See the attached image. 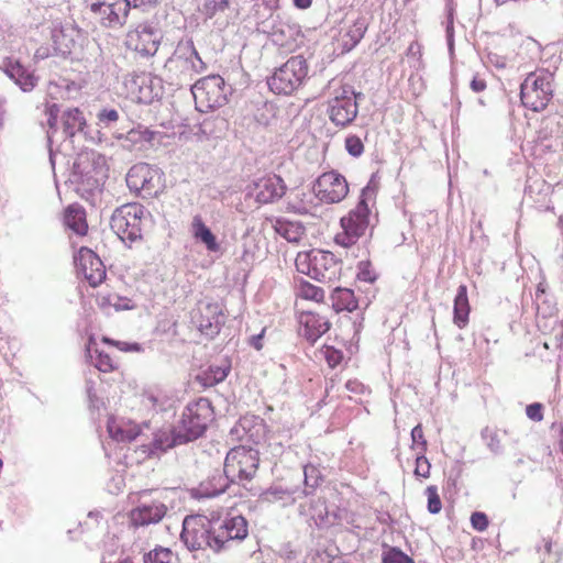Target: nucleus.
Returning <instances> with one entry per match:
<instances>
[{
  "instance_id": "nucleus-63",
  "label": "nucleus",
  "mask_w": 563,
  "mask_h": 563,
  "mask_svg": "<svg viewBox=\"0 0 563 563\" xmlns=\"http://www.w3.org/2000/svg\"><path fill=\"white\" fill-rule=\"evenodd\" d=\"M556 347L563 351V321L560 323L554 334Z\"/></svg>"
},
{
  "instance_id": "nucleus-40",
  "label": "nucleus",
  "mask_w": 563,
  "mask_h": 563,
  "mask_svg": "<svg viewBox=\"0 0 563 563\" xmlns=\"http://www.w3.org/2000/svg\"><path fill=\"white\" fill-rule=\"evenodd\" d=\"M231 0H205L201 13L206 19H212L230 8Z\"/></svg>"
},
{
  "instance_id": "nucleus-28",
  "label": "nucleus",
  "mask_w": 563,
  "mask_h": 563,
  "mask_svg": "<svg viewBox=\"0 0 563 563\" xmlns=\"http://www.w3.org/2000/svg\"><path fill=\"white\" fill-rule=\"evenodd\" d=\"M63 134L73 139L77 133L84 132L87 125L84 113L78 108L67 109L63 112Z\"/></svg>"
},
{
  "instance_id": "nucleus-7",
  "label": "nucleus",
  "mask_w": 563,
  "mask_h": 563,
  "mask_svg": "<svg viewBox=\"0 0 563 563\" xmlns=\"http://www.w3.org/2000/svg\"><path fill=\"white\" fill-rule=\"evenodd\" d=\"M553 77L545 69L528 74L520 85L522 104L534 112L543 111L553 98Z\"/></svg>"
},
{
  "instance_id": "nucleus-53",
  "label": "nucleus",
  "mask_w": 563,
  "mask_h": 563,
  "mask_svg": "<svg viewBox=\"0 0 563 563\" xmlns=\"http://www.w3.org/2000/svg\"><path fill=\"white\" fill-rule=\"evenodd\" d=\"M95 352L97 354L95 366L100 372H103V373L112 372L114 369V365H113L111 357L107 353L101 352L97 349L95 350Z\"/></svg>"
},
{
  "instance_id": "nucleus-16",
  "label": "nucleus",
  "mask_w": 563,
  "mask_h": 563,
  "mask_svg": "<svg viewBox=\"0 0 563 563\" xmlns=\"http://www.w3.org/2000/svg\"><path fill=\"white\" fill-rule=\"evenodd\" d=\"M162 35L158 29L151 24H139L125 37V45L142 57L154 56L158 49Z\"/></svg>"
},
{
  "instance_id": "nucleus-27",
  "label": "nucleus",
  "mask_w": 563,
  "mask_h": 563,
  "mask_svg": "<svg viewBox=\"0 0 563 563\" xmlns=\"http://www.w3.org/2000/svg\"><path fill=\"white\" fill-rule=\"evenodd\" d=\"M191 231L194 238L202 243L206 249L211 253L220 251V244L212 233V231L206 225L200 216H195L191 224Z\"/></svg>"
},
{
  "instance_id": "nucleus-54",
  "label": "nucleus",
  "mask_w": 563,
  "mask_h": 563,
  "mask_svg": "<svg viewBox=\"0 0 563 563\" xmlns=\"http://www.w3.org/2000/svg\"><path fill=\"white\" fill-rule=\"evenodd\" d=\"M430 468H431V465H430L428 459L424 456V453H422V454L417 453L415 475L418 477L428 478L430 475Z\"/></svg>"
},
{
  "instance_id": "nucleus-61",
  "label": "nucleus",
  "mask_w": 563,
  "mask_h": 563,
  "mask_svg": "<svg viewBox=\"0 0 563 563\" xmlns=\"http://www.w3.org/2000/svg\"><path fill=\"white\" fill-rule=\"evenodd\" d=\"M305 295L307 298H311L313 300H320L323 298L322 289L314 287L312 285H309L307 287V289L305 290Z\"/></svg>"
},
{
  "instance_id": "nucleus-13",
  "label": "nucleus",
  "mask_w": 563,
  "mask_h": 563,
  "mask_svg": "<svg viewBox=\"0 0 563 563\" xmlns=\"http://www.w3.org/2000/svg\"><path fill=\"white\" fill-rule=\"evenodd\" d=\"M231 87L225 84L220 75H211L200 78L191 85V92L196 101L206 102V107L216 109L228 102Z\"/></svg>"
},
{
  "instance_id": "nucleus-44",
  "label": "nucleus",
  "mask_w": 563,
  "mask_h": 563,
  "mask_svg": "<svg viewBox=\"0 0 563 563\" xmlns=\"http://www.w3.org/2000/svg\"><path fill=\"white\" fill-rule=\"evenodd\" d=\"M481 437L485 441L486 446L493 454H495V455L501 454V452H503L501 441L495 430L490 429L489 427H485L481 431Z\"/></svg>"
},
{
  "instance_id": "nucleus-41",
  "label": "nucleus",
  "mask_w": 563,
  "mask_h": 563,
  "mask_svg": "<svg viewBox=\"0 0 563 563\" xmlns=\"http://www.w3.org/2000/svg\"><path fill=\"white\" fill-rule=\"evenodd\" d=\"M154 137V132L146 128L139 126L132 129L126 133V141L131 142L139 147H143L145 144L151 143Z\"/></svg>"
},
{
  "instance_id": "nucleus-38",
  "label": "nucleus",
  "mask_w": 563,
  "mask_h": 563,
  "mask_svg": "<svg viewBox=\"0 0 563 563\" xmlns=\"http://www.w3.org/2000/svg\"><path fill=\"white\" fill-rule=\"evenodd\" d=\"M52 41L54 49L62 56L69 55L75 45V41L65 32L64 29H54L52 31Z\"/></svg>"
},
{
  "instance_id": "nucleus-26",
  "label": "nucleus",
  "mask_w": 563,
  "mask_h": 563,
  "mask_svg": "<svg viewBox=\"0 0 563 563\" xmlns=\"http://www.w3.org/2000/svg\"><path fill=\"white\" fill-rule=\"evenodd\" d=\"M231 371L229 361L223 360L220 364H212L206 371L197 375V382L203 387H212L222 383Z\"/></svg>"
},
{
  "instance_id": "nucleus-2",
  "label": "nucleus",
  "mask_w": 563,
  "mask_h": 563,
  "mask_svg": "<svg viewBox=\"0 0 563 563\" xmlns=\"http://www.w3.org/2000/svg\"><path fill=\"white\" fill-rule=\"evenodd\" d=\"M376 192L377 185L374 181V176H372L367 185L361 190L356 206L341 218L340 224L343 232L335 236L338 244L349 247L365 235L367 229L372 225V208L376 199Z\"/></svg>"
},
{
  "instance_id": "nucleus-17",
  "label": "nucleus",
  "mask_w": 563,
  "mask_h": 563,
  "mask_svg": "<svg viewBox=\"0 0 563 563\" xmlns=\"http://www.w3.org/2000/svg\"><path fill=\"white\" fill-rule=\"evenodd\" d=\"M130 3L123 0H96L90 2V10L101 16V24L110 29H119L126 23Z\"/></svg>"
},
{
  "instance_id": "nucleus-36",
  "label": "nucleus",
  "mask_w": 563,
  "mask_h": 563,
  "mask_svg": "<svg viewBox=\"0 0 563 563\" xmlns=\"http://www.w3.org/2000/svg\"><path fill=\"white\" fill-rule=\"evenodd\" d=\"M162 96V87L158 78H143L140 86L139 100L144 103H152Z\"/></svg>"
},
{
  "instance_id": "nucleus-56",
  "label": "nucleus",
  "mask_w": 563,
  "mask_h": 563,
  "mask_svg": "<svg viewBox=\"0 0 563 563\" xmlns=\"http://www.w3.org/2000/svg\"><path fill=\"white\" fill-rule=\"evenodd\" d=\"M488 517L482 511H475L471 516V525L477 531H485L488 527Z\"/></svg>"
},
{
  "instance_id": "nucleus-23",
  "label": "nucleus",
  "mask_w": 563,
  "mask_h": 563,
  "mask_svg": "<svg viewBox=\"0 0 563 563\" xmlns=\"http://www.w3.org/2000/svg\"><path fill=\"white\" fill-rule=\"evenodd\" d=\"M299 323L303 328L302 335L311 344L316 343L318 339L330 329V322L318 312L305 311L299 317Z\"/></svg>"
},
{
  "instance_id": "nucleus-14",
  "label": "nucleus",
  "mask_w": 563,
  "mask_h": 563,
  "mask_svg": "<svg viewBox=\"0 0 563 563\" xmlns=\"http://www.w3.org/2000/svg\"><path fill=\"white\" fill-rule=\"evenodd\" d=\"M191 322L207 339H214L225 323L223 309L218 302H207L191 312Z\"/></svg>"
},
{
  "instance_id": "nucleus-15",
  "label": "nucleus",
  "mask_w": 563,
  "mask_h": 563,
  "mask_svg": "<svg viewBox=\"0 0 563 563\" xmlns=\"http://www.w3.org/2000/svg\"><path fill=\"white\" fill-rule=\"evenodd\" d=\"M314 196L325 203H338L349 194L345 177L335 170L321 174L312 185Z\"/></svg>"
},
{
  "instance_id": "nucleus-19",
  "label": "nucleus",
  "mask_w": 563,
  "mask_h": 563,
  "mask_svg": "<svg viewBox=\"0 0 563 563\" xmlns=\"http://www.w3.org/2000/svg\"><path fill=\"white\" fill-rule=\"evenodd\" d=\"M78 274H81L90 286H99L106 278V267L100 257L87 247H81L75 256Z\"/></svg>"
},
{
  "instance_id": "nucleus-18",
  "label": "nucleus",
  "mask_w": 563,
  "mask_h": 563,
  "mask_svg": "<svg viewBox=\"0 0 563 563\" xmlns=\"http://www.w3.org/2000/svg\"><path fill=\"white\" fill-rule=\"evenodd\" d=\"M267 426L263 418L255 415H245L232 427L230 435L233 440L260 444L265 441Z\"/></svg>"
},
{
  "instance_id": "nucleus-4",
  "label": "nucleus",
  "mask_w": 563,
  "mask_h": 563,
  "mask_svg": "<svg viewBox=\"0 0 563 563\" xmlns=\"http://www.w3.org/2000/svg\"><path fill=\"white\" fill-rule=\"evenodd\" d=\"M106 178L104 156L95 151L81 152L77 155L69 178L77 191L93 194L101 189Z\"/></svg>"
},
{
  "instance_id": "nucleus-11",
  "label": "nucleus",
  "mask_w": 563,
  "mask_h": 563,
  "mask_svg": "<svg viewBox=\"0 0 563 563\" xmlns=\"http://www.w3.org/2000/svg\"><path fill=\"white\" fill-rule=\"evenodd\" d=\"M126 186L143 199L157 197L164 189L163 173L147 163L133 165L125 177Z\"/></svg>"
},
{
  "instance_id": "nucleus-39",
  "label": "nucleus",
  "mask_w": 563,
  "mask_h": 563,
  "mask_svg": "<svg viewBox=\"0 0 563 563\" xmlns=\"http://www.w3.org/2000/svg\"><path fill=\"white\" fill-rule=\"evenodd\" d=\"M144 563H176L177 559L168 548L156 547L144 554Z\"/></svg>"
},
{
  "instance_id": "nucleus-22",
  "label": "nucleus",
  "mask_w": 563,
  "mask_h": 563,
  "mask_svg": "<svg viewBox=\"0 0 563 563\" xmlns=\"http://www.w3.org/2000/svg\"><path fill=\"white\" fill-rule=\"evenodd\" d=\"M310 495L308 490H300L297 487H284L282 485H272L265 489L260 498L264 503H279L282 507H288L296 503L298 497Z\"/></svg>"
},
{
  "instance_id": "nucleus-5",
  "label": "nucleus",
  "mask_w": 563,
  "mask_h": 563,
  "mask_svg": "<svg viewBox=\"0 0 563 563\" xmlns=\"http://www.w3.org/2000/svg\"><path fill=\"white\" fill-rule=\"evenodd\" d=\"M295 264L299 273L329 285L335 283L342 272V261L332 252L319 249L299 252Z\"/></svg>"
},
{
  "instance_id": "nucleus-8",
  "label": "nucleus",
  "mask_w": 563,
  "mask_h": 563,
  "mask_svg": "<svg viewBox=\"0 0 563 563\" xmlns=\"http://www.w3.org/2000/svg\"><path fill=\"white\" fill-rule=\"evenodd\" d=\"M309 66L301 55L290 57L267 79L269 89L276 95H291L308 77Z\"/></svg>"
},
{
  "instance_id": "nucleus-12",
  "label": "nucleus",
  "mask_w": 563,
  "mask_h": 563,
  "mask_svg": "<svg viewBox=\"0 0 563 563\" xmlns=\"http://www.w3.org/2000/svg\"><path fill=\"white\" fill-rule=\"evenodd\" d=\"M144 207L126 203L117 208L110 220L112 231L123 241L133 243L142 238V218Z\"/></svg>"
},
{
  "instance_id": "nucleus-32",
  "label": "nucleus",
  "mask_w": 563,
  "mask_h": 563,
  "mask_svg": "<svg viewBox=\"0 0 563 563\" xmlns=\"http://www.w3.org/2000/svg\"><path fill=\"white\" fill-rule=\"evenodd\" d=\"M187 443L180 432H178L177 427L166 430H159L155 433L153 439V448L155 450L166 452L168 449H172L176 445Z\"/></svg>"
},
{
  "instance_id": "nucleus-49",
  "label": "nucleus",
  "mask_w": 563,
  "mask_h": 563,
  "mask_svg": "<svg viewBox=\"0 0 563 563\" xmlns=\"http://www.w3.org/2000/svg\"><path fill=\"white\" fill-rule=\"evenodd\" d=\"M345 150L353 157H360L364 152V144L357 135H349L345 139Z\"/></svg>"
},
{
  "instance_id": "nucleus-52",
  "label": "nucleus",
  "mask_w": 563,
  "mask_h": 563,
  "mask_svg": "<svg viewBox=\"0 0 563 563\" xmlns=\"http://www.w3.org/2000/svg\"><path fill=\"white\" fill-rule=\"evenodd\" d=\"M323 356L328 363V365L332 368L338 366L343 360V353L340 350H336L332 346L324 345L322 349Z\"/></svg>"
},
{
  "instance_id": "nucleus-46",
  "label": "nucleus",
  "mask_w": 563,
  "mask_h": 563,
  "mask_svg": "<svg viewBox=\"0 0 563 563\" xmlns=\"http://www.w3.org/2000/svg\"><path fill=\"white\" fill-rule=\"evenodd\" d=\"M98 124L101 128H111L119 120V112L115 109L103 108L97 114Z\"/></svg>"
},
{
  "instance_id": "nucleus-42",
  "label": "nucleus",
  "mask_w": 563,
  "mask_h": 563,
  "mask_svg": "<svg viewBox=\"0 0 563 563\" xmlns=\"http://www.w3.org/2000/svg\"><path fill=\"white\" fill-rule=\"evenodd\" d=\"M322 479L321 472L317 466L308 464L303 467L305 490L311 494L320 485Z\"/></svg>"
},
{
  "instance_id": "nucleus-50",
  "label": "nucleus",
  "mask_w": 563,
  "mask_h": 563,
  "mask_svg": "<svg viewBox=\"0 0 563 563\" xmlns=\"http://www.w3.org/2000/svg\"><path fill=\"white\" fill-rule=\"evenodd\" d=\"M59 108L56 103H53L47 107L46 114H47V124H48V131H47V140L48 143H52V136L53 133L57 130V118H58Z\"/></svg>"
},
{
  "instance_id": "nucleus-25",
  "label": "nucleus",
  "mask_w": 563,
  "mask_h": 563,
  "mask_svg": "<svg viewBox=\"0 0 563 563\" xmlns=\"http://www.w3.org/2000/svg\"><path fill=\"white\" fill-rule=\"evenodd\" d=\"M4 73L23 92L32 91L37 84V77L33 71L25 68L18 60H9L4 66Z\"/></svg>"
},
{
  "instance_id": "nucleus-10",
  "label": "nucleus",
  "mask_w": 563,
  "mask_h": 563,
  "mask_svg": "<svg viewBox=\"0 0 563 563\" xmlns=\"http://www.w3.org/2000/svg\"><path fill=\"white\" fill-rule=\"evenodd\" d=\"M258 465V450L243 444L227 453L223 467L232 483H242L250 482L255 476Z\"/></svg>"
},
{
  "instance_id": "nucleus-55",
  "label": "nucleus",
  "mask_w": 563,
  "mask_h": 563,
  "mask_svg": "<svg viewBox=\"0 0 563 563\" xmlns=\"http://www.w3.org/2000/svg\"><path fill=\"white\" fill-rule=\"evenodd\" d=\"M366 30L367 25L363 19L355 21L353 26L347 32V35L351 37V41L354 45L364 37Z\"/></svg>"
},
{
  "instance_id": "nucleus-24",
  "label": "nucleus",
  "mask_w": 563,
  "mask_h": 563,
  "mask_svg": "<svg viewBox=\"0 0 563 563\" xmlns=\"http://www.w3.org/2000/svg\"><path fill=\"white\" fill-rule=\"evenodd\" d=\"M232 483V478L222 471L214 470L205 481L196 488V496L199 498H213L224 493Z\"/></svg>"
},
{
  "instance_id": "nucleus-48",
  "label": "nucleus",
  "mask_w": 563,
  "mask_h": 563,
  "mask_svg": "<svg viewBox=\"0 0 563 563\" xmlns=\"http://www.w3.org/2000/svg\"><path fill=\"white\" fill-rule=\"evenodd\" d=\"M428 497V511L432 515L439 514L442 508V503L435 486H428L426 489Z\"/></svg>"
},
{
  "instance_id": "nucleus-43",
  "label": "nucleus",
  "mask_w": 563,
  "mask_h": 563,
  "mask_svg": "<svg viewBox=\"0 0 563 563\" xmlns=\"http://www.w3.org/2000/svg\"><path fill=\"white\" fill-rule=\"evenodd\" d=\"M108 432H109L110 437L118 442H131L137 435V433L131 429H129V430L123 429L114 420H110L108 422Z\"/></svg>"
},
{
  "instance_id": "nucleus-51",
  "label": "nucleus",
  "mask_w": 563,
  "mask_h": 563,
  "mask_svg": "<svg viewBox=\"0 0 563 563\" xmlns=\"http://www.w3.org/2000/svg\"><path fill=\"white\" fill-rule=\"evenodd\" d=\"M412 449H418L420 454L427 451V440L423 435L422 426L418 423L411 430Z\"/></svg>"
},
{
  "instance_id": "nucleus-30",
  "label": "nucleus",
  "mask_w": 563,
  "mask_h": 563,
  "mask_svg": "<svg viewBox=\"0 0 563 563\" xmlns=\"http://www.w3.org/2000/svg\"><path fill=\"white\" fill-rule=\"evenodd\" d=\"M332 307L336 312H352L357 309L358 302L354 291L349 288L334 287L331 294Z\"/></svg>"
},
{
  "instance_id": "nucleus-47",
  "label": "nucleus",
  "mask_w": 563,
  "mask_h": 563,
  "mask_svg": "<svg viewBox=\"0 0 563 563\" xmlns=\"http://www.w3.org/2000/svg\"><path fill=\"white\" fill-rule=\"evenodd\" d=\"M357 279L365 283H374L377 274L373 271L369 261H361L357 265Z\"/></svg>"
},
{
  "instance_id": "nucleus-60",
  "label": "nucleus",
  "mask_w": 563,
  "mask_h": 563,
  "mask_svg": "<svg viewBox=\"0 0 563 563\" xmlns=\"http://www.w3.org/2000/svg\"><path fill=\"white\" fill-rule=\"evenodd\" d=\"M115 346L123 352H141L142 346L139 343H129V342H115Z\"/></svg>"
},
{
  "instance_id": "nucleus-3",
  "label": "nucleus",
  "mask_w": 563,
  "mask_h": 563,
  "mask_svg": "<svg viewBox=\"0 0 563 563\" xmlns=\"http://www.w3.org/2000/svg\"><path fill=\"white\" fill-rule=\"evenodd\" d=\"M323 95L329 97L327 112L330 121L338 128H346L357 117V100L363 98L362 92H356L353 86L343 84L341 79L329 80L323 88Z\"/></svg>"
},
{
  "instance_id": "nucleus-58",
  "label": "nucleus",
  "mask_w": 563,
  "mask_h": 563,
  "mask_svg": "<svg viewBox=\"0 0 563 563\" xmlns=\"http://www.w3.org/2000/svg\"><path fill=\"white\" fill-rule=\"evenodd\" d=\"M445 35H446V43H448L449 52L451 54H453V51H454V26H453V10L452 9H450L448 12Z\"/></svg>"
},
{
  "instance_id": "nucleus-6",
  "label": "nucleus",
  "mask_w": 563,
  "mask_h": 563,
  "mask_svg": "<svg viewBox=\"0 0 563 563\" xmlns=\"http://www.w3.org/2000/svg\"><path fill=\"white\" fill-rule=\"evenodd\" d=\"M179 86H190L192 79L206 70V64L195 47L192 38L180 40L165 64Z\"/></svg>"
},
{
  "instance_id": "nucleus-33",
  "label": "nucleus",
  "mask_w": 563,
  "mask_h": 563,
  "mask_svg": "<svg viewBox=\"0 0 563 563\" xmlns=\"http://www.w3.org/2000/svg\"><path fill=\"white\" fill-rule=\"evenodd\" d=\"M65 224L78 235L87 233L85 210L78 206H69L65 211Z\"/></svg>"
},
{
  "instance_id": "nucleus-31",
  "label": "nucleus",
  "mask_w": 563,
  "mask_h": 563,
  "mask_svg": "<svg viewBox=\"0 0 563 563\" xmlns=\"http://www.w3.org/2000/svg\"><path fill=\"white\" fill-rule=\"evenodd\" d=\"M272 35L274 42L284 46L296 42L297 37L301 35V29L297 23L280 21L273 26Z\"/></svg>"
},
{
  "instance_id": "nucleus-64",
  "label": "nucleus",
  "mask_w": 563,
  "mask_h": 563,
  "mask_svg": "<svg viewBox=\"0 0 563 563\" xmlns=\"http://www.w3.org/2000/svg\"><path fill=\"white\" fill-rule=\"evenodd\" d=\"M345 387L347 390L357 394L362 391L364 386L357 380H347Z\"/></svg>"
},
{
  "instance_id": "nucleus-57",
  "label": "nucleus",
  "mask_w": 563,
  "mask_h": 563,
  "mask_svg": "<svg viewBox=\"0 0 563 563\" xmlns=\"http://www.w3.org/2000/svg\"><path fill=\"white\" fill-rule=\"evenodd\" d=\"M543 408L540 402L530 404L526 407V415L530 420L540 422L543 420Z\"/></svg>"
},
{
  "instance_id": "nucleus-1",
  "label": "nucleus",
  "mask_w": 563,
  "mask_h": 563,
  "mask_svg": "<svg viewBox=\"0 0 563 563\" xmlns=\"http://www.w3.org/2000/svg\"><path fill=\"white\" fill-rule=\"evenodd\" d=\"M247 534L249 525L243 516L210 519L191 515L184 519L180 540L190 552L210 550L220 553L231 549L234 542L243 541Z\"/></svg>"
},
{
  "instance_id": "nucleus-59",
  "label": "nucleus",
  "mask_w": 563,
  "mask_h": 563,
  "mask_svg": "<svg viewBox=\"0 0 563 563\" xmlns=\"http://www.w3.org/2000/svg\"><path fill=\"white\" fill-rule=\"evenodd\" d=\"M487 87V84H486V80L478 74L474 75L471 82H470V88L474 91V92H482L486 89Z\"/></svg>"
},
{
  "instance_id": "nucleus-62",
  "label": "nucleus",
  "mask_w": 563,
  "mask_h": 563,
  "mask_svg": "<svg viewBox=\"0 0 563 563\" xmlns=\"http://www.w3.org/2000/svg\"><path fill=\"white\" fill-rule=\"evenodd\" d=\"M265 329L261 331V333L252 335L250 338V344L257 351L263 347V338H264Z\"/></svg>"
},
{
  "instance_id": "nucleus-21",
  "label": "nucleus",
  "mask_w": 563,
  "mask_h": 563,
  "mask_svg": "<svg viewBox=\"0 0 563 563\" xmlns=\"http://www.w3.org/2000/svg\"><path fill=\"white\" fill-rule=\"evenodd\" d=\"M286 186L280 176L268 175L254 183L255 200L260 203H272L285 195Z\"/></svg>"
},
{
  "instance_id": "nucleus-34",
  "label": "nucleus",
  "mask_w": 563,
  "mask_h": 563,
  "mask_svg": "<svg viewBox=\"0 0 563 563\" xmlns=\"http://www.w3.org/2000/svg\"><path fill=\"white\" fill-rule=\"evenodd\" d=\"M534 305H536V314L537 318L547 319L555 314L556 305L552 298H549L545 294L544 287L542 284H539L536 296H534Z\"/></svg>"
},
{
  "instance_id": "nucleus-37",
  "label": "nucleus",
  "mask_w": 563,
  "mask_h": 563,
  "mask_svg": "<svg viewBox=\"0 0 563 563\" xmlns=\"http://www.w3.org/2000/svg\"><path fill=\"white\" fill-rule=\"evenodd\" d=\"M276 563H305L300 547L286 542L276 552Z\"/></svg>"
},
{
  "instance_id": "nucleus-35",
  "label": "nucleus",
  "mask_w": 563,
  "mask_h": 563,
  "mask_svg": "<svg viewBox=\"0 0 563 563\" xmlns=\"http://www.w3.org/2000/svg\"><path fill=\"white\" fill-rule=\"evenodd\" d=\"M276 233L288 242H299L303 234V227L300 223L278 219L274 225Z\"/></svg>"
},
{
  "instance_id": "nucleus-29",
  "label": "nucleus",
  "mask_w": 563,
  "mask_h": 563,
  "mask_svg": "<svg viewBox=\"0 0 563 563\" xmlns=\"http://www.w3.org/2000/svg\"><path fill=\"white\" fill-rule=\"evenodd\" d=\"M470 314V303L467 297V287L465 285H460L454 298V307H453V321L454 324L460 329L466 327L468 322Z\"/></svg>"
},
{
  "instance_id": "nucleus-20",
  "label": "nucleus",
  "mask_w": 563,
  "mask_h": 563,
  "mask_svg": "<svg viewBox=\"0 0 563 563\" xmlns=\"http://www.w3.org/2000/svg\"><path fill=\"white\" fill-rule=\"evenodd\" d=\"M167 507L164 503L152 500L150 503H141L137 507L130 511V522L134 527H145L159 522L166 515Z\"/></svg>"
},
{
  "instance_id": "nucleus-45",
  "label": "nucleus",
  "mask_w": 563,
  "mask_h": 563,
  "mask_svg": "<svg viewBox=\"0 0 563 563\" xmlns=\"http://www.w3.org/2000/svg\"><path fill=\"white\" fill-rule=\"evenodd\" d=\"M382 563H415V561L399 548L387 547L383 552Z\"/></svg>"
},
{
  "instance_id": "nucleus-9",
  "label": "nucleus",
  "mask_w": 563,
  "mask_h": 563,
  "mask_svg": "<svg viewBox=\"0 0 563 563\" xmlns=\"http://www.w3.org/2000/svg\"><path fill=\"white\" fill-rule=\"evenodd\" d=\"M212 420L213 408L211 402L207 398H199L186 406L177 429L188 443L203 435Z\"/></svg>"
}]
</instances>
